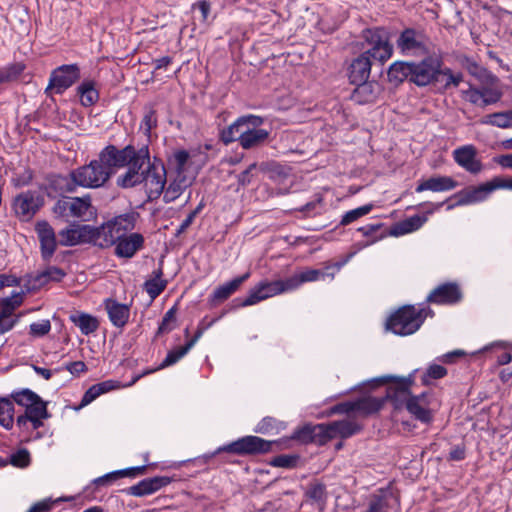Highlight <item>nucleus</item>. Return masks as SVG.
Returning <instances> with one entry per match:
<instances>
[{"label":"nucleus","mask_w":512,"mask_h":512,"mask_svg":"<svg viewBox=\"0 0 512 512\" xmlns=\"http://www.w3.org/2000/svg\"><path fill=\"white\" fill-rule=\"evenodd\" d=\"M129 152L126 154L127 170L116 179L118 187L130 189L145 185L147 196L150 200L158 199L164 192L167 183V171L164 163L154 157L151 161L149 145L145 144L136 149L133 145H127Z\"/></svg>","instance_id":"f257e3e1"},{"label":"nucleus","mask_w":512,"mask_h":512,"mask_svg":"<svg viewBox=\"0 0 512 512\" xmlns=\"http://www.w3.org/2000/svg\"><path fill=\"white\" fill-rule=\"evenodd\" d=\"M348 259L344 258L342 261L327 264L320 269L300 271L283 279L261 281L249 290L248 295L243 300L237 298L235 301H240L238 304L240 307L251 306L270 297L293 292L306 282L325 280L326 278L333 279Z\"/></svg>","instance_id":"f03ea898"},{"label":"nucleus","mask_w":512,"mask_h":512,"mask_svg":"<svg viewBox=\"0 0 512 512\" xmlns=\"http://www.w3.org/2000/svg\"><path fill=\"white\" fill-rule=\"evenodd\" d=\"M127 145L118 149L115 145H107L98 154V158L89 164L74 169V178L80 187L96 189L105 186L115 172V168L126 166Z\"/></svg>","instance_id":"7ed1b4c3"},{"label":"nucleus","mask_w":512,"mask_h":512,"mask_svg":"<svg viewBox=\"0 0 512 512\" xmlns=\"http://www.w3.org/2000/svg\"><path fill=\"white\" fill-rule=\"evenodd\" d=\"M9 398L13 404L16 403L25 408L24 413L16 418V426L22 432H29L30 426L31 430H38L43 426V421L50 418L48 402L28 388L12 391Z\"/></svg>","instance_id":"20e7f679"},{"label":"nucleus","mask_w":512,"mask_h":512,"mask_svg":"<svg viewBox=\"0 0 512 512\" xmlns=\"http://www.w3.org/2000/svg\"><path fill=\"white\" fill-rule=\"evenodd\" d=\"M434 315L429 306L416 308L414 305H404L390 315L386 328L396 335L408 336L418 331L427 317Z\"/></svg>","instance_id":"39448f33"},{"label":"nucleus","mask_w":512,"mask_h":512,"mask_svg":"<svg viewBox=\"0 0 512 512\" xmlns=\"http://www.w3.org/2000/svg\"><path fill=\"white\" fill-rule=\"evenodd\" d=\"M52 211L57 218L65 221L70 219H78L84 222L90 221L97 214L96 208L92 205L90 195L82 197L63 196L55 202Z\"/></svg>","instance_id":"423d86ee"},{"label":"nucleus","mask_w":512,"mask_h":512,"mask_svg":"<svg viewBox=\"0 0 512 512\" xmlns=\"http://www.w3.org/2000/svg\"><path fill=\"white\" fill-rule=\"evenodd\" d=\"M362 38L369 46L362 54L369 59H374L383 65L393 56L394 47L391 43V33L386 27L364 29Z\"/></svg>","instance_id":"0eeeda50"},{"label":"nucleus","mask_w":512,"mask_h":512,"mask_svg":"<svg viewBox=\"0 0 512 512\" xmlns=\"http://www.w3.org/2000/svg\"><path fill=\"white\" fill-rule=\"evenodd\" d=\"M373 387L390 383L386 388V393L381 398L384 404L390 401L395 410L404 408L405 404L411 397V387L414 384V376L410 374L408 377H396L392 375L382 376L372 381Z\"/></svg>","instance_id":"6e6552de"},{"label":"nucleus","mask_w":512,"mask_h":512,"mask_svg":"<svg viewBox=\"0 0 512 512\" xmlns=\"http://www.w3.org/2000/svg\"><path fill=\"white\" fill-rule=\"evenodd\" d=\"M396 48L402 56H424L430 53V41L424 30L405 27L396 39Z\"/></svg>","instance_id":"1a4fd4ad"},{"label":"nucleus","mask_w":512,"mask_h":512,"mask_svg":"<svg viewBox=\"0 0 512 512\" xmlns=\"http://www.w3.org/2000/svg\"><path fill=\"white\" fill-rule=\"evenodd\" d=\"M419 62H413V72L410 82L418 87L437 85L440 82V68L443 59L440 56L424 55Z\"/></svg>","instance_id":"9d476101"},{"label":"nucleus","mask_w":512,"mask_h":512,"mask_svg":"<svg viewBox=\"0 0 512 512\" xmlns=\"http://www.w3.org/2000/svg\"><path fill=\"white\" fill-rule=\"evenodd\" d=\"M275 443V441H268L258 436H244L226 446L218 448L209 457H212L220 452H228L242 456L265 454L272 450V446Z\"/></svg>","instance_id":"9b49d317"},{"label":"nucleus","mask_w":512,"mask_h":512,"mask_svg":"<svg viewBox=\"0 0 512 512\" xmlns=\"http://www.w3.org/2000/svg\"><path fill=\"white\" fill-rule=\"evenodd\" d=\"M80 78L77 64L62 65L54 69L50 75L46 93L62 94Z\"/></svg>","instance_id":"f8f14e48"},{"label":"nucleus","mask_w":512,"mask_h":512,"mask_svg":"<svg viewBox=\"0 0 512 512\" xmlns=\"http://www.w3.org/2000/svg\"><path fill=\"white\" fill-rule=\"evenodd\" d=\"M43 205V198L35 191H25L14 197L12 209L22 221H29Z\"/></svg>","instance_id":"ddd939ff"},{"label":"nucleus","mask_w":512,"mask_h":512,"mask_svg":"<svg viewBox=\"0 0 512 512\" xmlns=\"http://www.w3.org/2000/svg\"><path fill=\"white\" fill-rule=\"evenodd\" d=\"M494 186L492 179L488 182L482 183L478 186H470L455 193L451 198L456 199L455 204L448 206V209H452L455 206H465L474 203H479L488 198L493 192Z\"/></svg>","instance_id":"4468645a"},{"label":"nucleus","mask_w":512,"mask_h":512,"mask_svg":"<svg viewBox=\"0 0 512 512\" xmlns=\"http://www.w3.org/2000/svg\"><path fill=\"white\" fill-rule=\"evenodd\" d=\"M463 298L462 290L456 282H446L435 287L427 296L426 303L435 305H455Z\"/></svg>","instance_id":"2eb2a0df"},{"label":"nucleus","mask_w":512,"mask_h":512,"mask_svg":"<svg viewBox=\"0 0 512 512\" xmlns=\"http://www.w3.org/2000/svg\"><path fill=\"white\" fill-rule=\"evenodd\" d=\"M264 123V119L260 116L252 115L249 120V125L241 139L240 146L245 149H254L262 146L269 138L270 132L266 129L260 128Z\"/></svg>","instance_id":"dca6fc26"},{"label":"nucleus","mask_w":512,"mask_h":512,"mask_svg":"<svg viewBox=\"0 0 512 512\" xmlns=\"http://www.w3.org/2000/svg\"><path fill=\"white\" fill-rule=\"evenodd\" d=\"M453 159L461 168L473 175L481 173L484 168L478 158V151L472 144L456 148L453 151Z\"/></svg>","instance_id":"f3484780"},{"label":"nucleus","mask_w":512,"mask_h":512,"mask_svg":"<svg viewBox=\"0 0 512 512\" xmlns=\"http://www.w3.org/2000/svg\"><path fill=\"white\" fill-rule=\"evenodd\" d=\"M66 276V272L58 267L49 266L44 270L27 276L24 287L28 292L35 291L49 282H60Z\"/></svg>","instance_id":"a211bd4d"},{"label":"nucleus","mask_w":512,"mask_h":512,"mask_svg":"<svg viewBox=\"0 0 512 512\" xmlns=\"http://www.w3.org/2000/svg\"><path fill=\"white\" fill-rule=\"evenodd\" d=\"M91 232L90 225H71L59 232L58 241L63 246L91 243Z\"/></svg>","instance_id":"6ab92c4d"},{"label":"nucleus","mask_w":512,"mask_h":512,"mask_svg":"<svg viewBox=\"0 0 512 512\" xmlns=\"http://www.w3.org/2000/svg\"><path fill=\"white\" fill-rule=\"evenodd\" d=\"M290 438L302 444L315 443L318 445H324L327 443L324 423L305 424L294 430Z\"/></svg>","instance_id":"aec40b11"},{"label":"nucleus","mask_w":512,"mask_h":512,"mask_svg":"<svg viewBox=\"0 0 512 512\" xmlns=\"http://www.w3.org/2000/svg\"><path fill=\"white\" fill-rule=\"evenodd\" d=\"M430 402L427 400V393L423 392L419 395H411L405 408L418 421L429 424L433 420Z\"/></svg>","instance_id":"412c9836"},{"label":"nucleus","mask_w":512,"mask_h":512,"mask_svg":"<svg viewBox=\"0 0 512 512\" xmlns=\"http://www.w3.org/2000/svg\"><path fill=\"white\" fill-rule=\"evenodd\" d=\"M173 479L168 476H155L152 478H145L137 484L129 487L127 493L135 497H143L151 495L163 487L169 485Z\"/></svg>","instance_id":"4be33fe9"},{"label":"nucleus","mask_w":512,"mask_h":512,"mask_svg":"<svg viewBox=\"0 0 512 512\" xmlns=\"http://www.w3.org/2000/svg\"><path fill=\"white\" fill-rule=\"evenodd\" d=\"M324 426L327 442L336 437H341L342 439L349 438L362 430L360 424L347 419L324 423Z\"/></svg>","instance_id":"5701e85b"},{"label":"nucleus","mask_w":512,"mask_h":512,"mask_svg":"<svg viewBox=\"0 0 512 512\" xmlns=\"http://www.w3.org/2000/svg\"><path fill=\"white\" fill-rule=\"evenodd\" d=\"M392 501L399 504V497L394 490L390 486L379 488L371 495L365 512H387Z\"/></svg>","instance_id":"b1692460"},{"label":"nucleus","mask_w":512,"mask_h":512,"mask_svg":"<svg viewBox=\"0 0 512 512\" xmlns=\"http://www.w3.org/2000/svg\"><path fill=\"white\" fill-rule=\"evenodd\" d=\"M104 307L113 326L123 328L128 323L130 305L120 303L112 298H107L104 300Z\"/></svg>","instance_id":"393cba45"},{"label":"nucleus","mask_w":512,"mask_h":512,"mask_svg":"<svg viewBox=\"0 0 512 512\" xmlns=\"http://www.w3.org/2000/svg\"><path fill=\"white\" fill-rule=\"evenodd\" d=\"M120 235L115 228L107 221L99 227L92 226L91 244L100 248H109L116 245Z\"/></svg>","instance_id":"a878e982"},{"label":"nucleus","mask_w":512,"mask_h":512,"mask_svg":"<svg viewBox=\"0 0 512 512\" xmlns=\"http://www.w3.org/2000/svg\"><path fill=\"white\" fill-rule=\"evenodd\" d=\"M458 186V182L450 176H432L428 179L418 182L415 191L421 193L423 191L445 192L451 191Z\"/></svg>","instance_id":"bb28decb"},{"label":"nucleus","mask_w":512,"mask_h":512,"mask_svg":"<svg viewBox=\"0 0 512 512\" xmlns=\"http://www.w3.org/2000/svg\"><path fill=\"white\" fill-rule=\"evenodd\" d=\"M252 114L243 115L237 118L232 124L222 128L219 131V139L225 144L229 145L235 141L241 142L246 126L249 125V120Z\"/></svg>","instance_id":"cd10ccee"},{"label":"nucleus","mask_w":512,"mask_h":512,"mask_svg":"<svg viewBox=\"0 0 512 512\" xmlns=\"http://www.w3.org/2000/svg\"><path fill=\"white\" fill-rule=\"evenodd\" d=\"M249 276L250 273L247 272L217 287L209 297L210 304L212 306H216L217 304L228 299L234 292L238 290L240 285L249 278Z\"/></svg>","instance_id":"c85d7f7f"},{"label":"nucleus","mask_w":512,"mask_h":512,"mask_svg":"<svg viewBox=\"0 0 512 512\" xmlns=\"http://www.w3.org/2000/svg\"><path fill=\"white\" fill-rule=\"evenodd\" d=\"M35 230L40 241L43 256H51L57 245L53 228L47 221H39L36 223Z\"/></svg>","instance_id":"c756f323"},{"label":"nucleus","mask_w":512,"mask_h":512,"mask_svg":"<svg viewBox=\"0 0 512 512\" xmlns=\"http://www.w3.org/2000/svg\"><path fill=\"white\" fill-rule=\"evenodd\" d=\"M144 244V237L140 233H131L120 236L115 252L117 256H134Z\"/></svg>","instance_id":"7c9ffc66"},{"label":"nucleus","mask_w":512,"mask_h":512,"mask_svg":"<svg viewBox=\"0 0 512 512\" xmlns=\"http://www.w3.org/2000/svg\"><path fill=\"white\" fill-rule=\"evenodd\" d=\"M371 59L362 53L355 58L349 67V80L352 84L368 81L371 72Z\"/></svg>","instance_id":"2f4dec72"},{"label":"nucleus","mask_w":512,"mask_h":512,"mask_svg":"<svg viewBox=\"0 0 512 512\" xmlns=\"http://www.w3.org/2000/svg\"><path fill=\"white\" fill-rule=\"evenodd\" d=\"M118 387H119V383L114 380H106V381L94 384L86 390V392L84 393V395L81 399V402L74 409L80 410V409L84 408L85 406L89 405L90 403H92L95 399H97L102 394L110 392Z\"/></svg>","instance_id":"473e14b6"},{"label":"nucleus","mask_w":512,"mask_h":512,"mask_svg":"<svg viewBox=\"0 0 512 512\" xmlns=\"http://www.w3.org/2000/svg\"><path fill=\"white\" fill-rule=\"evenodd\" d=\"M118 387H119V383L114 380H106V381L94 384L86 390V392L84 393V395L81 399V402L74 409L80 410V409L84 408L85 406L89 405L90 403H92L95 399H97L102 394L110 392Z\"/></svg>","instance_id":"72a5a7b5"},{"label":"nucleus","mask_w":512,"mask_h":512,"mask_svg":"<svg viewBox=\"0 0 512 512\" xmlns=\"http://www.w3.org/2000/svg\"><path fill=\"white\" fill-rule=\"evenodd\" d=\"M412 72L413 61H395L388 68L387 78L391 84L398 86L405 80L410 81Z\"/></svg>","instance_id":"f704fd0d"},{"label":"nucleus","mask_w":512,"mask_h":512,"mask_svg":"<svg viewBox=\"0 0 512 512\" xmlns=\"http://www.w3.org/2000/svg\"><path fill=\"white\" fill-rule=\"evenodd\" d=\"M69 320L80 329L83 335H90L98 330L99 320L86 312L75 311L69 315Z\"/></svg>","instance_id":"c9c22d12"},{"label":"nucleus","mask_w":512,"mask_h":512,"mask_svg":"<svg viewBox=\"0 0 512 512\" xmlns=\"http://www.w3.org/2000/svg\"><path fill=\"white\" fill-rule=\"evenodd\" d=\"M356 88L354 89L351 98L359 104L371 103L375 101L379 93V86L377 83L365 81L355 83Z\"/></svg>","instance_id":"e433bc0d"},{"label":"nucleus","mask_w":512,"mask_h":512,"mask_svg":"<svg viewBox=\"0 0 512 512\" xmlns=\"http://www.w3.org/2000/svg\"><path fill=\"white\" fill-rule=\"evenodd\" d=\"M50 189H53L60 195L66 193L76 192L77 187H80L78 180L74 178V169L68 175H56L49 184Z\"/></svg>","instance_id":"4c0bfd02"},{"label":"nucleus","mask_w":512,"mask_h":512,"mask_svg":"<svg viewBox=\"0 0 512 512\" xmlns=\"http://www.w3.org/2000/svg\"><path fill=\"white\" fill-rule=\"evenodd\" d=\"M384 406V400L381 397L362 396L355 399L356 412L368 416L379 412Z\"/></svg>","instance_id":"58836bf2"},{"label":"nucleus","mask_w":512,"mask_h":512,"mask_svg":"<svg viewBox=\"0 0 512 512\" xmlns=\"http://www.w3.org/2000/svg\"><path fill=\"white\" fill-rule=\"evenodd\" d=\"M138 217L139 213L130 211L128 213L115 216L108 222L113 226V228H115L116 233L120 236H124L127 232L135 228Z\"/></svg>","instance_id":"ea45409f"},{"label":"nucleus","mask_w":512,"mask_h":512,"mask_svg":"<svg viewBox=\"0 0 512 512\" xmlns=\"http://www.w3.org/2000/svg\"><path fill=\"white\" fill-rule=\"evenodd\" d=\"M188 186L187 179L184 174L176 173V176L164 188L163 200L165 203L175 201Z\"/></svg>","instance_id":"a19ab883"},{"label":"nucleus","mask_w":512,"mask_h":512,"mask_svg":"<svg viewBox=\"0 0 512 512\" xmlns=\"http://www.w3.org/2000/svg\"><path fill=\"white\" fill-rule=\"evenodd\" d=\"M162 263L163 258L160 259L159 267L153 271V278L146 280L144 283L145 291L152 299L158 297L166 288V281L161 279L163 275Z\"/></svg>","instance_id":"79ce46f5"},{"label":"nucleus","mask_w":512,"mask_h":512,"mask_svg":"<svg viewBox=\"0 0 512 512\" xmlns=\"http://www.w3.org/2000/svg\"><path fill=\"white\" fill-rule=\"evenodd\" d=\"M358 231L366 238L365 245H371L390 234L388 228L381 222L366 224L359 227Z\"/></svg>","instance_id":"37998d69"},{"label":"nucleus","mask_w":512,"mask_h":512,"mask_svg":"<svg viewBox=\"0 0 512 512\" xmlns=\"http://www.w3.org/2000/svg\"><path fill=\"white\" fill-rule=\"evenodd\" d=\"M426 221V217L414 215L396 224L390 231L391 235L400 236L418 230Z\"/></svg>","instance_id":"c03bdc74"},{"label":"nucleus","mask_w":512,"mask_h":512,"mask_svg":"<svg viewBox=\"0 0 512 512\" xmlns=\"http://www.w3.org/2000/svg\"><path fill=\"white\" fill-rule=\"evenodd\" d=\"M14 404L9 397H0V426L11 430L14 426Z\"/></svg>","instance_id":"a18cd8bd"},{"label":"nucleus","mask_w":512,"mask_h":512,"mask_svg":"<svg viewBox=\"0 0 512 512\" xmlns=\"http://www.w3.org/2000/svg\"><path fill=\"white\" fill-rule=\"evenodd\" d=\"M80 95L81 104L85 107L94 105L99 99V92L95 88L94 82L87 80L82 82L77 88Z\"/></svg>","instance_id":"49530a36"},{"label":"nucleus","mask_w":512,"mask_h":512,"mask_svg":"<svg viewBox=\"0 0 512 512\" xmlns=\"http://www.w3.org/2000/svg\"><path fill=\"white\" fill-rule=\"evenodd\" d=\"M283 427V422L277 420L274 417L266 416L258 422L254 428V432L259 434H273L278 433L281 429H283Z\"/></svg>","instance_id":"de8ad7c7"},{"label":"nucleus","mask_w":512,"mask_h":512,"mask_svg":"<svg viewBox=\"0 0 512 512\" xmlns=\"http://www.w3.org/2000/svg\"><path fill=\"white\" fill-rule=\"evenodd\" d=\"M482 123L499 128H510L512 127V110L492 113L488 115Z\"/></svg>","instance_id":"09e8293b"},{"label":"nucleus","mask_w":512,"mask_h":512,"mask_svg":"<svg viewBox=\"0 0 512 512\" xmlns=\"http://www.w3.org/2000/svg\"><path fill=\"white\" fill-rule=\"evenodd\" d=\"M25 70V65L21 62L12 63L0 69V84L10 83L19 78Z\"/></svg>","instance_id":"8fccbe9b"},{"label":"nucleus","mask_w":512,"mask_h":512,"mask_svg":"<svg viewBox=\"0 0 512 512\" xmlns=\"http://www.w3.org/2000/svg\"><path fill=\"white\" fill-rule=\"evenodd\" d=\"M23 301L22 293H13L11 297H6L0 301V313L8 318H12L16 308H18Z\"/></svg>","instance_id":"3c124183"},{"label":"nucleus","mask_w":512,"mask_h":512,"mask_svg":"<svg viewBox=\"0 0 512 512\" xmlns=\"http://www.w3.org/2000/svg\"><path fill=\"white\" fill-rule=\"evenodd\" d=\"M122 477H130L135 478V472L133 471L132 467L116 470L110 473L105 474L104 476H101L95 480V483L97 485H106L110 482L116 481Z\"/></svg>","instance_id":"603ef678"},{"label":"nucleus","mask_w":512,"mask_h":512,"mask_svg":"<svg viewBox=\"0 0 512 512\" xmlns=\"http://www.w3.org/2000/svg\"><path fill=\"white\" fill-rule=\"evenodd\" d=\"M326 494V486L318 481L311 482L305 491V496L314 502H324Z\"/></svg>","instance_id":"864d4df0"},{"label":"nucleus","mask_w":512,"mask_h":512,"mask_svg":"<svg viewBox=\"0 0 512 512\" xmlns=\"http://www.w3.org/2000/svg\"><path fill=\"white\" fill-rule=\"evenodd\" d=\"M9 464L17 468H26L31 463V455L28 449L20 448L9 456Z\"/></svg>","instance_id":"5fc2aeb1"},{"label":"nucleus","mask_w":512,"mask_h":512,"mask_svg":"<svg viewBox=\"0 0 512 512\" xmlns=\"http://www.w3.org/2000/svg\"><path fill=\"white\" fill-rule=\"evenodd\" d=\"M374 205L369 203V204H366V205H363L361 207H358V208H355L353 210H350L348 212H346L341 221H340V224L341 225H348L356 220H358L359 218L369 214L371 212V210L373 209Z\"/></svg>","instance_id":"6e6d98bb"},{"label":"nucleus","mask_w":512,"mask_h":512,"mask_svg":"<svg viewBox=\"0 0 512 512\" xmlns=\"http://www.w3.org/2000/svg\"><path fill=\"white\" fill-rule=\"evenodd\" d=\"M176 312L177 308L173 306L164 314L157 330L158 335L168 333L175 328Z\"/></svg>","instance_id":"4d7b16f0"},{"label":"nucleus","mask_w":512,"mask_h":512,"mask_svg":"<svg viewBox=\"0 0 512 512\" xmlns=\"http://www.w3.org/2000/svg\"><path fill=\"white\" fill-rule=\"evenodd\" d=\"M188 352H189V350L187 349V347L185 345L169 351L167 353L165 359L161 362V364L157 367V369H164V368H167V367L177 363Z\"/></svg>","instance_id":"13d9d810"},{"label":"nucleus","mask_w":512,"mask_h":512,"mask_svg":"<svg viewBox=\"0 0 512 512\" xmlns=\"http://www.w3.org/2000/svg\"><path fill=\"white\" fill-rule=\"evenodd\" d=\"M480 91L482 94L480 107L482 108L497 103L502 97V93L499 90L493 89L491 87H482Z\"/></svg>","instance_id":"bf43d9fd"},{"label":"nucleus","mask_w":512,"mask_h":512,"mask_svg":"<svg viewBox=\"0 0 512 512\" xmlns=\"http://www.w3.org/2000/svg\"><path fill=\"white\" fill-rule=\"evenodd\" d=\"M189 158L190 155L186 150H177L174 152L170 163H173L176 173L184 174Z\"/></svg>","instance_id":"052dcab7"},{"label":"nucleus","mask_w":512,"mask_h":512,"mask_svg":"<svg viewBox=\"0 0 512 512\" xmlns=\"http://www.w3.org/2000/svg\"><path fill=\"white\" fill-rule=\"evenodd\" d=\"M157 126V116H156V111L153 110V109H149L142 121H141V124H140V129L143 130L145 136H147L148 138H150L151 136V131L153 128H155Z\"/></svg>","instance_id":"680f3d73"},{"label":"nucleus","mask_w":512,"mask_h":512,"mask_svg":"<svg viewBox=\"0 0 512 512\" xmlns=\"http://www.w3.org/2000/svg\"><path fill=\"white\" fill-rule=\"evenodd\" d=\"M446 374L447 370L445 367L438 364L430 365L426 373L422 377V383L424 385H428L429 379H441L444 376H446Z\"/></svg>","instance_id":"e2e57ef3"},{"label":"nucleus","mask_w":512,"mask_h":512,"mask_svg":"<svg viewBox=\"0 0 512 512\" xmlns=\"http://www.w3.org/2000/svg\"><path fill=\"white\" fill-rule=\"evenodd\" d=\"M30 335L34 337H43L51 330V323L48 319L30 324Z\"/></svg>","instance_id":"0e129e2a"},{"label":"nucleus","mask_w":512,"mask_h":512,"mask_svg":"<svg viewBox=\"0 0 512 512\" xmlns=\"http://www.w3.org/2000/svg\"><path fill=\"white\" fill-rule=\"evenodd\" d=\"M461 94L462 97L469 101L471 104L480 106L482 101V94L479 88L469 84V88L467 90H462Z\"/></svg>","instance_id":"69168bd1"},{"label":"nucleus","mask_w":512,"mask_h":512,"mask_svg":"<svg viewBox=\"0 0 512 512\" xmlns=\"http://www.w3.org/2000/svg\"><path fill=\"white\" fill-rule=\"evenodd\" d=\"M296 461V456L278 455L273 458V460L271 461V465H273L274 467L292 468L295 466Z\"/></svg>","instance_id":"338daca9"},{"label":"nucleus","mask_w":512,"mask_h":512,"mask_svg":"<svg viewBox=\"0 0 512 512\" xmlns=\"http://www.w3.org/2000/svg\"><path fill=\"white\" fill-rule=\"evenodd\" d=\"M453 82H454V73H453L452 69H450L449 67H445L444 65L441 66L440 82L439 83H443L442 89L443 90L450 89L451 87H453V84H452Z\"/></svg>","instance_id":"774afa93"}]
</instances>
